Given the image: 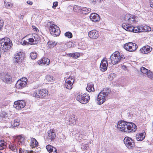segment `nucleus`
<instances>
[{
  "label": "nucleus",
  "instance_id": "dca6fc26",
  "mask_svg": "<svg viewBox=\"0 0 153 153\" xmlns=\"http://www.w3.org/2000/svg\"><path fill=\"white\" fill-rule=\"evenodd\" d=\"M70 78L67 79L65 80V87L67 89L69 90L71 89L72 88L73 84L74 83V80L73 79H71V81L69 79Z\"/></svg>",
  "mask_w": 153,
  "mask_h": 153
},
{
  "label": "nucleus",
  "instance_id": "de8ad7c7",
  "mask_svg": "<svg viewBox=\"0 0 153 153\" xmlns=\"http://www.w3.org/2000/svg\"><path fill=\"white\" fill-rule=\"evenodd\" d=\"M4 21L0 19V30L3 26Z\"/></svg>",
  "mask_w": 153,
  "mask_h": 153
},
{
  "label": "nucleus",
  "instance_id": "f3484780",
  "mask_svg": "<svg viewBox=\"0 0 153 153\" xmlns=\"http://www.w3.org/2000/svg\"><path fill=\"white\" fill-rule=\"evenodd\" d=\"M152 50V48L150 46L147 45L141 48L140 50V51L141 53L146 54L150 52Z\"/></svg>",
  "mask_w": 153,
  "mask_h": 153
},
{
  "label": "nucleus",
  "instance_id": "58836bf2",
  "mask_svg": "<svg viewBox=\"0 0 153 153\" xmlns=\"http://www.w3.org/2000/svg\"><path fill=\"white\" fill-rule=\"evenodd\" d=\"M19 153H29V152L27 150H25L23 148H19Z\"/></svg>",
  "mask_w": 153,
  "mask_h": 153
},
{
  "label": "nucleus",
  "instance_id": "e2e57ef3",
  "mask_svg": "<svg viewBox=\"0 0 153 153\" xmlns=\"http://www.w3.org/2000/svg\"><path fill=\"white\" fill-rule=\"evenodd\" d=\"M29 153H30H30H32L33 152V150H30V151H29Z\"/></svg>",
  "mask_w": 153,
  "mask_h": 153
},
{
  "label": "nucleus",
  "instance_id": "864d4df0",
  "mask_svg": "<svg viewBox=\"0 0 153 153\" xmlns=\"http://www.w3.org/2000/svg\"><path fill=\"white\" fill-rule=\"evenodd\" d=\"M90 2L92 3L93 4H95L97 3H98L97 0H90Z\"/></svg>",
  "mask_w": 153,
  "mask_h": 153
},
{
  "label": "nucleus",
  "instance_id": "5fc2aeb1",
  "mask_svg": "<svg viewBox=\"0 0 153 153\" xmlns=\"http://www.w3.org/2000/svg\"><path fill=\"white\" fill-rule=\"evenodd\" d=\"M149 1L150 3V7H153V1L152 0H149Z\"/></svg>",
  "mask_w": 153,
  "mask_h": 153
},
{
  "label": "nucleus",
  "instance_id": "f704fd0d",
  "mask_svg": "<svg viewBox=\"0 0 153 153\" xmlns=\"http://www.w3.org/2000/svg\"><path fill=\"white\" fill-rule=\"evenodd\" d=\"M114 56V57H118L120 56V57H123L122 56H121L120 55V53L117 51H116L112 54L111 56L110 57Z\"/></svg>",
  "mask_w": 153,
  "mask_h": 153
},
{
  "label": "nucleus",
  "instance_id": "4be33fe9",
  "mask_svg": "<svg viewBox=\"0 0 153 153\" xmlns=\"http://www.w3.org/2000/svg\"><path fill=\"white\" fill-rule=\"evenodd\" d=\"M30 145L32 148H35L38 146V143L35 138H31Z\"/></svg>",
  "mask_w": 153,
  "mask_h": 153
},
{
  "label": "nucleus",
  "instance_id": "c03bdc74",
  "mask_svg": "<svg viewBox=\"0 0 153 153\" xmlns=\"http://www.w3.org/2000/svg\"><path fill=\"white\" fill-rule=\"evenodd\" d=\"M30 57H37V54L36 52H32L30 54Z\"/></svg>",
  "mask_w": 153,
  "mask_h": 153
},
{
  "label": "nucleus",
  "instance_id": "7ed1b4c3",
  "mask_svg": "<svg viewBox=\"0 0 153 153\" xmlns=\"http://www.w3.org/2000/svg\"><path fill=\"white\" fill-rule=\"evenodd\" d=\"M123 27L126 28V30L128 31L134 33H139L142 32H149L151 30V28L148 26L133 27L127 24L124 23L123 25Z\"/></svg>",
  "mask_w": 153,
  "mask_h": 153
},
{
  "label": "nucleus",
  "instance_id": "a878e982",
  "mask_svg": "<svg viewBox=\"0 0 153 153\" xmlns=\"http://www.w3.org/2000/svg\"><path fill=\"white\" fill-rule=\"evenodd\" d=\"M20 120L18 119L12 120L11 122V126L13 128L18 126L19 125Z\"/></svg>",
  "mask_w": 153,
  "mask_h": 153
},
{
  "label": "nucleus",
  "instance_id": "6e6552de",
  "mask_svg": "<svg viewBox=\"0 0 153 153\" xmlns=\"http://www.w3.org/2000/svg\"><path fill=\"white\" fill-rule=\"evenodd\" d=\"M49 30L51 34L54 36H59L60 33V31L59 27L54 24H52L50 26Z\"/></svg>",
  "mask_w": 153,
  "mask_h": 153
},
{
  "label": "nucleus",
  "instance_id": "20e7f679",
  "mask_svg": "<svg viewBox=\"0 0 153 153\" xmlns=\"http://www.w3.org/2000/svg\"><path fill=\"white\" fill-rule=\"evenodd\" d=\"M110 91L109 88H104L100 92L97 99V103L99 105L102 104L105 101V98L109 94Z\"/></svg>",
  "mask_w": 153,
  "mask_h": 153
},
{
  "label": "nucleus",
  "instance_id": "13d9d810",
  "mask_svg": "<svg viewBox=\"0 0 153 153\" xmlns=\"http://www.w3.org/2000/svg\"><path fill=\"white\" fill-rule=\"evenodd\" d=\"M5 147L6 146H0V150H2L4 149Z\"/></svg>",
  "mask_w": 153,
  "mask_h": 153
},
{
  "label": "nucleus",
  "instance_id": "39448f33",
  "mask_svg": "<svg viewBox=\"0 0 153 153\" xmlns=\"http://www.w3.org/2000/svg\"><path fill=\"white\" fill-rule=\"evenodd\" d=\"M135 17L133 15H131L130 14H126V15L124 16L123 18V22L124 23L122 25V27L123 28L125 29L126 30H126V28L123 26V25L124 24L126 23L128 25H131L132 27V25L131 24L134 23L136 22L135 19Z\"/></svg>",
  "mask_w": 153,
  "mask_h": 153
},
{
  "label": "nucleus",
  "instance_id": "393cba45",
  "mask_svg": "<svg viewBox=\"0 0 153 153\" xmlns=\"http://www.w3.org/2000/svg\"><path fill=\"white\" fill-rule=\"evenodd\" d=\"M86 89L88 92H91L94 91V85L92 82L89 83L88 84L87 87Z\"/></svg>",
  "mask_w": 153,
  "mask_h": 153
},
{
  "label": "nucleus",
  "instance_id": "0e129e2a",
  "mask_svg": "<svg viewBox=\"0 0 153 153\" xmlns=\"http://www.w3.org/2000/svg\"><path fill=\"white\" fill-rule=\"evenodd\" d=\"M103 0H97L98 1V3H100L101 1H102Z\"/></svg>",
  "mask_w": 153,
  "mask_h": 153
},
{
  "label": "nucleus",
  "instance_id": "bb28decb",
  "mask_svg": "<svg viewBox=\"0 0 153 153\" xmlns=\"http://www.w3.org/2000/svg\"><path fill=\"white\" fill-rule=\"evenodd\" d=\"M16 146L14 143H12L9 145V148L13 151L17 152L18 149L20 147L19 146Z\"/></svg>",
  "mask_w": 153,
  "mask_h": 153
},
{
  "label": "nucleus",
  "instance_id": "37998d69",
  "mask_svg": "<svg viewBox=\"0 0 153 153\" xmlns=\"http://www.w3.org/2000/svg\"><path fill=\"white\" fill-rule=\"evenodd\" d=\"M24 140V139L23 137H20V138L19 139V141L18 142V145H20L21 144L22 145V143H23Z\"/></svg>",
  "mask_w": 153,
  "mask_h": 153
},
{
  "label": "nucleus",
  "instance_id": "2eb2a0df",
  "mask_svg": "<svg viewBox=\"0 0 153 153\" xmlns=\"http://www.w3.org/2000/svg\"><path fill=\"white\" fill-rule=\"evenodd\" d=\"M1 78L3 81L7 83H10L12 82V77L8 74H4L1 75Z\"/></svg>",
  "mask_w": 153,
  "mask_h": 153
},
{
  "label": "nucleus",
  "instance_id": "b1692460",
  "mask_svg": "<svg viewBox=\"0 0 153 153\" xmlns=\"http://www.w3.org/2000/svg\"><path fill=\"white\" fill-rule=\"evenodd\" d=\"M76 118L74 114L71 115L69 117V121L70 123L73 125L76 124Z\"/></svg>",
  "mask_w": 153,
  "mask_h": 153
},
{
  "label": "nucleus",
  "instance_id": "e433bc0d",
  "mask_svg": "<svg viewBox=\"0 0 153 153\" xmlns=\"http://www.w3.org/2000/svg\"><path fill=\"white\" fill-rule=\"evenodd\" d=\"M81 7L79 6L75 5L73 7V10L75 12H77L79 11L80 12Z\"/></svg>",
  "mask_w": 153,
  "mask_h": 153
},
{
  "label": "nucleus",
  "instance_id": "f03ea898",
  "mask_svg": "<svg viewBox=\"0 0 153 153\" xmlns=\"http://www.w3.org/2000/svg\"><path fill=\"white\" fill-rule=\"evenodd\" d=\"M13 44L10 39L3 38L0 40V57L2 53L3 55L12 46Z\"/></svg>",
  "mask_w": 153,
  "mask_h": 153
},
{
  "label": "nucleus",
  "instance_id": "052dcab7",
  "mask_svg": "<svg viewBox=\"0 0 153 153\" xmlns=\"http://www.w3.org/2000/svg\"><path fill=\"white\" fill-rule=\"evenodd\" d=\"M62 53H61L60 54V56H65V53H64L65 55H64V54H62Z\"/></svg>",
  "mask_w": 153,
  "mask_h": 153
},
{
  "label": "nucleus",
  "instance_id": "4c0bfd02",
  "mask_svg": "<svg viewBox=\"0 0 153 153\" xmlns=\"http://www.w3.org/2000/svg\"><path fill=\"white\" fill-rule=\"evenodd\" d=\"M147 76L148 77L153 80V72L149 70L147 75Z\"/></svg>",
  "mask_w": 153,
  "mask_h": 153
},
{
  "label": "nucleus",
  "instance_id": "1a4fd4ad",
  "mask_svg": "<svg viewBox=\"0 0 153 153\" xmlns=\"http://www.w3.org/2000/svg\"><path fill=\"white\" fill-rule=\"evenodd\" d=\"M123 47L126 50L130 52H133L137 49L138 46L135 43L129 42L124 44Z\"/></svg>",
  "mask_w": 153,
  "mask_h": 153
},
{
  "label": "nucleus",
  "instance_id": "6ab92c4d",
  "mask_svg": "<svg viewBox=\"0 0 153 153\" xmlns=\"http://www.w3.org/2000/svg\"><path fill=\"white\" fill-rule=\"evenodd\" d=\"M91 20L94 22L98 21L100 20V16L96 13H92L90 16Z\"/></svg>",
  "mask_w": 153,
  "mask_h": 153
},
{
  "label": "nucleus",
  "instance_id": "4468645a",
  "mask_svg": "<svg viewBox=\"0 0 153 153\" xmlns=\"http://www.w3.org/2000/svg\"><path fill=\"white\" fill-rule=\"evenodd\" d=\"M104 58L102 59L100 65V70L102 72L105 71L107 69L108 66V62L107 60Z\"/></svg>",
  "mask_w": 153,
  "mask_h": 153
},
{
  "label": "nucleus",
  "instance_id": "09e8293b",
  "mask_svg": "<svg viewBox=\"0 0 153 153\" xmlns=\"http://www.w3.org/2000/svg\"><path fill=\"white\" fill-rule=\"evenodd\" d=\"M21 44L23 45H29V42H27V41L25 40H24L23 41H22L21 42Z\"/></svg>",
  "mask_w": 153,
  "mask_h": 153
},
{
  "label": "nucleus",
  "instance_id": "49530a36",
  "mask_svg": "<svg viewBox=\"0 0 153 153\" xmlns=\"http://www.w3.org/2000/svg\"><path fill=\"white\" fill-rule=\"evenodd\" d=\"M110 79L111 80H113L116 76V75L114 73H111L109 75Z\"/></svg>",
  "mask_w": 153,
  "mask_h": 153
},
{
  "label": "nucleus",
  "instance_id": "79ce46f5",
  "mask_svg": "<svg viewBox=\"0 0 153 153\" xmlns=\"http://www.w3.org/2000/svg\"><path fill=\"white\" fill-rule=\"evenodd\" d=\"M29 44L30 45H35L36 44H35V41L33 39V37H32L31 38H30L28 39Z\"/></svg>",
  "mask_w": 153,
  "mask_h": 153
},
{
  "label": "nucleus",
  "instance_id": "72a5a7b5",
  "mask_svg": "<svg viewBox=\"0 0 153 153\" xmlns=\"http://www.w3.org/2000/svg\"><path fill=\"white\" fill-rule=\"evenodd\" d=\"M32 37H33V39L35 41V44H37L40 39L39 37L36 34H34Z\"/></svg>",
  "mask_w": 153,
  "mask_h": 153
},
{
  "label": "nucleus",
  "instance_id": "603ef678",
  "mask_svg": "<svg viewBox=\"0 0 153 153\" xmlns=\"http://www.w3.org/2000/svg\"><path fill=\"white\" fill-rule=\"evenodd\" d=\"M20 58H18L19 59ZM18 59V58H15V59H14V61L16 63H19L20 62H21V61H20V59Z\"/></svg>",
  "mask_w": 153,
  "mask_h": 153
},
{
  "label": "nucleus",
  "instance_id": "a211bd4d",
  "mask_svg": "<svg viewBox=\"0 0 153 153\" xmlns=\"http://www.w3.org/2000/svg\"><path fill=\"white\" fill-rule=\"evenodd\" d=\"M88 35L90 38L95 39L97 38L99 36L98 32L95 30H93L89 31Z\"/></svg>",
  "mask_w": 153,
  "mask_h": 153
},
{
  "label": "nucleus",
  "instance_id": "9b49d317",
  "mask_svg": "<svg viewBox=\"0 0 153 153\" xmlns=\"http://www.w3.org/2000/svg\"><path fill=\"white\" fill-rule=\"evenodd\" d=\"M124 143L129 149H132L135 146V143L131 138L126 137L124 139Z\"/></svg>",
  "mask_w": 153,
  "mask_h": 153
},
{
  "label": "nucleus",
  "instance_id": "423d86ee",
  "mask_svg": "<svg viewBox=\"0 0 153 153\" xmlns=\"http://www.w3.org/2000/svg\"><path fill=\"white\" fill-rule=\"evenodd\" d=\"M48 91L46 89L37 90L33 92L32 95L37 98H42L48 95Z\"/></svg>",
  "mask_w": 153,
  "mask_h": 153
},
{
  "label": "nucleus",
  "instance_id": "ddd939ff",
  "mask_svg": "<svg viewBox=\"0 0 153 153\" xmlns=\"http://www.w3.org/2000/svg\"><path fill=\"white\" fill-rule=\"evenodd\" d=\"M25 105V102L23 100H19L14 102V107L17 109L23 108Z\"/></svg>",
  "mask_w": 153,
  "mask_h": 153
},
{
  "label": "nucleus",
  "instance_id": "c756f323",
  "mask_svg": "<svg viewBox=\"0 0 153 153\" xmlns=\"http://www.w3.org/2000/svg\"><path fill=\"white\" fill-rule=\"evenodd\" d=\"M15 57H17L18 56L19 57H24L25 56V54L24 52L21 51L19 52H17L15 55Z\"/></svg>",
  "mask_w": 153,
  "mask_h": 153
},
{
  "label": "nucleus",
  "instance_id": "aec40b11",
  "mask_svg": "<svg viewBox=\"0 0 153 153\" xmlns=\"http://www.w3.org/2000/svg\"><path fill=\"white\" fill-rule=\"evenodd\" d=\"M50 62V60L48 58H42L40 60L38 61V63L40 65L44 64L48 65Z\"/></svg>",
  "mask_w": 153,
  "mask_h": 153
},
{
  "label": "nucleus",
  "instance_id": "a18cd8bd",
  "mask_svg": "<svg viewBox=\"0 0 153 153\" xmlns=\"http://www.w3.org/2000/svg\"><path fill=\"white\" fill-rule=\"evenodd\" d=\"M7 115V113L5 111H2V113L0 115V117H1L2 119L5 118Z\"/></svg>",
  "mask_w": 153,
  "mask_h": 153
},
{
  "label": "nucleus",
  "instance_id": "8fccbe9b",
  "mask_svg": "<svg viewBox=\"0 0 153 153\" xmlns=\"http://www.w3.org/2000/svg\"><path fill=\"white\" fill-rule=\"evenodd\" d=\"M6 146L4 140H1L0 141V146Z\"/></svg>",
  "mask_w": 153,
  "mask_h": 153
},
{
  "label": "nucleus",
  "instance_id": "3c124183",
  "mask_svg": "<svg viewBox=\"0 0 153 153\" xmlns=\"http://www.w3.org/2000/svg\"><path fill=\"white\" fill-rule=\"evenodd\" d=\"M58 5V2L57 1L54 2L53 3V6L52 7L53 8H55V7Z\"/></svg>",
  "mask_w": 153,
  "mask_h": 153
},
{
  "label": "nucleus",
  "instance_id": "9d476101",
  "mask_svg": "<svg viewBox=\"0 0 153 153\" xmlns=\"http://www.w3.org/2000/svg\"><path fill=\"white\" fill-rule=\"evenodd\" d=\"M27 81V78L25 77L19 80L16 85V88L19 89H22L25 87L26 85Z\"/></svg>",
  "mask_w": 153,
  "mask_h": 153
},
{
  "label": "nucleus",
  "instance_id": "680f3d73",
  "mask_svg": "<svg viewBox=\"0 0 153 153\" xmlns=\"http://www.w3.org/2000/svg\"><path fill=\"white\" fill-rule=\"evenodd\" d=\"M24 17V15H21L20 16V18H22L23 19Z\"/></svg>",
  "mask_w": 153,
  "mask_h": 153
},
{
  "label": "nucleus",
  "instance_id": "4d7b16f0",
  "mask_svg": "<svg viewBox=\"0 0 153 153\" xmlns=\"http://www.w3.org/2000/svg\"><path fill=\"white\" fill-rule=\"evenodd\" d=\"M33 27L34 30H35L36 31H37L38 30H39L38 29L37 27H36L35 26H33Z\"/></svg>",
  "mask_w": 153,
  "mask_h": 153
},
{
  "label": "nucleus",
  "instance_id": "bf43d9fd",
  "mask_svg": "<svg viewBox=\"0 0 153 153\" xmlns=\"http://www.w3.org/2000/svg\"><path fill=\"white\" fill-rule=\"evenodd\" d=\"M85 148L86 149H87L88 148V144H85Z\"/></svg>",
  "mask_w": 153,
  "mask_h": 153
},
{
  "label": "nucleus",
  "instance_id": "f8f14e48",
  "mask_svg": "<svg viewBox=\"0 0 153 153\" xmlns=\"http://www.w3.org/2000/svg\"><path fill=\"white\" fill-rule=\"evenodd\" d=\"M56 137V135L54 132V130L51 129L48 133V136L47 137L48 141L50 142L53 141Z\"/></svg>",
  "mask_w": 153,
  "mask_h": 153
},
{
  "label": "nucleus",
  "instance_id": "c85d7f7f",
  "mask_svg": "<svg viewBox=\"0 0 153 153\" xmlns=\"http://www.w3.org/2000/svg\"><path fill=\"white\" fill-rule=\"evenodd\" d=\"M81 53L77 52L75 53H70L68 54H67V56L70 57H79V56H81L80 55Z\"/></svg>",
  "mask_w": 153,
  "mask_h": 153
},
{
  "label": "nucleus",
  "instance_id": "338daca9",
  "mask_svg": "<svg viewBox=\"0 0 153 153\" xmlns=\"http://www.w3.org/2000/svg\"><path fill=\"white\" fill-rule=\"evenodd\" d=\"M32 59H35L36 58H31Z\"/></svg>",
  "mask_w": 153,
  "mask_h": 153
},
{
  "label": "nucleus",
  "instance_id": "473e14b6",
  "mask_svg": "<svg viewBox=\"0 0 153 153\" xmlns=\"http://www.w3.org/2000/svg\"><path fill=\"white\" fill-rule=\"evenodd\" d=\"M140 71L143 74L147 75L149 70L146 69L145 67L142 66L140 68Z\"/></svg>",
  "mask_w": 153,
  "mask_h": 153
},
{
  "label": "nucleus",
  "instance_id": "69168bd1",
  "mask_svg": "<svg viewBox=\"0 0 153 153\" xmlns=\"http://www.w3.org/2000/svg\"><path fill=\"white\" fill-rule=\"evenodd\" d=\"M89 143H90V144H91V142H90V141H89Z\"/></svg>",
  "mask_w": 153,
  "mask_h": 153
},
{
  "label": "nucleus",
  "instance_id": "7c9ffc66",
  "mask_svg": "<svg viewBox=\"0 0 153 153\" xmlns=\"http://www.w3.org/2000/svg\"><path fill=\"white\" fill-rule=\"evenodd\" d=\"M46 83H48L50 82H53V77L50 75H48L46 76V78L45 79Z\"/></svg>",
  "mask_w": 153,
  "mask_h": 153
},
{
  "label": "nucleus",
  "instance_id": "2f4dec72",
  "mask_svg": "<svg viewBox=\"0 0 153 153\" xmlns=\"http://www.w3.org/2000/svg\"><path fill=\"white\" fill-rule=\"evenodd\" d=\"M121 58H110L111 63L113 65L118 63L121 60Z\"/></svg>",
  "mask_w": 153,
  "mask_h": 153
},
{
  "label": "nucleus",
  "instance_id": "f257e3e1",
  "mask_svg": "<svg viewBox=\"0 0 153 153\" xmlns=\"http://www.w3.org/2000/svg\"><path fill=\"white\" fill-rule=\"evenodd\" d=\"M117 127L121 131L130 133L135 132L137 128L136 125L133 123H128L122 121L118 122Z\"/></svg>",
  "mask_w": 153,
  "mask_h": 153
},
{
  "label": "nucleus",
  "instance_id": "a19ab883",
  "mask_svg": "<svg viewBox=\"0 0 153 153\" xmlns=\"http://www.w3.org/2000/svg\"><path fill=\"white\" fill-rule=\"evenodd\" d=\"M65 36L69 38H71L72 37V33L69 32H68L65 33Z\"/></svg>",
  "mask_w": 153,
  "mask_h": 153
},
{
  "label": "nucleus",
  "instance_id": "774afa93",
  "mask_svg": "<svg viewBox=\"0 0 153 153\" xmlns=\"http://www.w3.org/2000/svg\"><path fill=\"white\" fill-rule=\"evenodd\" d=\"M152 1H153V0H152Z\"/></svg>",
  "mask_w": 153,
  "mask_h": 153
},
{
  "label": "nucleus",
  "instance_id": "cd10ccee",
  "mask_svg": "<svg viewBox=\"0 0 153 153\" xmlns=\"http://www.w3.org/2000/svg\"><path fill=\"white\" fill-rule=\"evenodd\" d=\"M91 11V9L85 7H82L81 8L80 12L82 14H86L90 13Z\"/></svg>",
  "mask_w": 153,
  "mask_h": 153
},
{
  "label": "nucleus",
  "instance_id": "ea45409f",
  "mask_svg": "<svg viewBox=\"0 0 153 153\" xmlns=\"http://www.w3.org/2000/svg\"><path fill=\"white\" fill-rule=\"evenodd\" d=\"M48 44L50 47H53L56 45V43L55 42L51 41L48 42Z\"/></svg>",
  "mask_w": 153,
  "mask_h": 153
},
{
  "label": "nucleus",
  "instance_id": "6e6d98bb",
  "mask_svg": "<svg viewBox=\"0 0 153 153\" xmlns=\"http://www.w3.org/2000/svg\"><path fill=\"white\" fill-rule=\"evenodd\" d=\"M27 3L30 5H32L33 4V2L30 1H27Z\"/></svg>",
  "mask_w": 153,
  "mask_h": 153
},
{
  "label": "nucleus",
  "instance_id": "0eeeda50",
  "mask_svg": "<svg viewBox=\"0 0 153 153\" xmlns=\"http://www.w3.org/2000/svg\"><path fill=\"white\" fill-rule=\"evenodd\" d=\"M90 99L89 95L87 93L79 94L76 97V100L81 103L85 104L87 103Z\"/></svg>",
  "mask_w": 153,
  "mask_h": 153
},
{
  "label": "nucleus",
  "instance_id": "412c9836",
  "mask_svg": "<svg viewBox=\"0 0 153 153\" xmlns=\"http://www.w3.org/2000/svg\"><path fill=\"white\" fill-rule=\"evenodd\" d=\"M46 148L48 151L50 153H57V149L50 145H47Z\"/></svg>",
  "mask_w": 153,
  "mask_h": 153
},
{
  "label": "nucleus",
  "instance_id": "5701e85b",
  "mask_svg": "<svg viewBox=\"0 0 153 153\" xmlns=\"http://www.w3.org/2000/svg\"><path fill=\"white\" fill-rule=\"evenodd\" d=\"M145 137V133H139L136 135V138L137 140L141 141L143 140Z\"/></svg>",
  "mask_w": 153,
  "mask_h": 153
},
{
  "label": "nucleus",
  "instance_id": "c9c22d12",
  "mask_svg": "<svg viewBox=\"0 0 153 153\" xmlns=\"http://www.w3.org/2000/svg\"><path fill=\"white\" fill-rule=\"evenodd\" d=\"M4 4L5 7L8 9H10L12 7L13 4L10 2H6V0L4 1Z\"/></svg>",
  "mask_w": 153,
  "mask_h": 153
}]
</instances>
